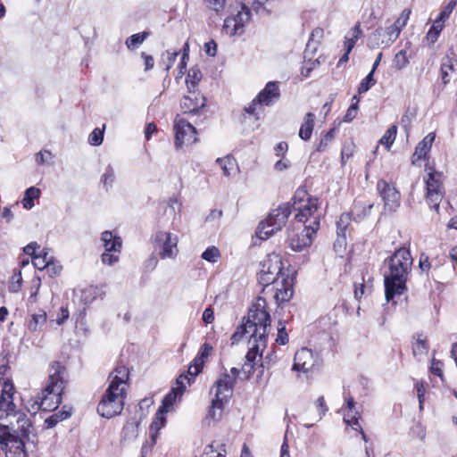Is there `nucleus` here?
Masks as SVG:
<instances>
[{
	"label": "nucleus",
	"mask_w": 457,
	"mask_h": 457,
	"mask_svg": "<svg viewBox=\"0 0 457 457\" xmlns=\"http://www.w3.org/2000/svg\"><path fill=\"white\" fill-rule=\"evenodd\" d=\"M266 300L259 296L249 309L245 324L251 332L249 350L245 355V362L242 368L245 373L250 375L255 364L257 356L262 358L267 346V328L270 326V316L266 311Z\"/></svg>",
	"instance_id": "obj_1"
},
{
	"label": "nucleus",
	"mask_w": 457,
	"mask_h": 457,
	"mask_svg": "<svg viewBox=\"0 0 457 457\" xmlns=\"http://www.w3.org/2000/svg\"><path fill=\"white\" fill-rule=\"evenodd\" d=\"M388 271L384 274L385 296L387 302L406 290V282L411 270L413 259L405 247L396 250L388 259Z\"/></svg>",
	"instance_id": "obj_2"
},
{
	"label": "nucleus",
	"mask_w": 457,
	"mask_h": 457,
	"mask_svg": "<svg viewBox=\"0 0 457 457\" xmlns=\"http://www.w3.org/2000/svg\"><path fill=\"white\" fill-rule=\"evenodd\" d=\"M65 373L66 370L60 362H53L47 385L37 397L41 401L43 411H54L61 403L62 390L66 383L64 379Z\"/></svg>",
	"instance_id": "obj_3"
},
{
	"label": "nucleus",
	"mask_w": 457,
	"mask_h": 457,
	"mask_svg": "<svg viewBox=\"0 0 457 457\" xmlns=\"http://www.w3.org/2000/svg\"><path fill=\"white\" fill-rule=\"evenodd\" d=\"M126 395L125 387H117L109 384L98 403L97 413L105 419L120 415L124 407Z\"/></svg>",
	"instance_id": "obj_4"
},
{
	"label": "nucleus",
	"mask_w": 457,
	"mask_h": 457,
	"mask_svg": "<svg viewBox=\"0 0 457 457\" xmlns=\"http://www.w3.org/2000/svg\"><path fill=\"white\" fill-rule=\"evenodd\" d=\"M291 212L292 208L289 204H283L277 209L272 210L268 217L260 222L256 236L262 240L268 239L274 233L281 230Z\"/></svg>",
	"instance_id": "obj_5"
},
{
	"label": "nucleus",
	"mask_w": 457,
	"mask_h": 457,
	"mask_svg": "<svg viewBox=\"0 0 457 457\" xmlns=\"http://www.w3.org/2000/svg\"><path fill=\"white\" fill-rule=\"evenodd\" d=\"M443 180L444 173L438 170H431L424 178L427 203L436 212L439 211L440 203L445 194Z\"/></svg>",
	"instance_id": "obj_6"
},
{
	"label": "nucleus",
	"mask_w": 457,
	"mask_h": 457,
	"mask_svg": "<svg viewBox=\"0 0 457 457\" xmlns=\"http://www.w3.org/2000/svg\"><path fill=\"white\" fill-rule=\"evenodd\" d=\"M0 445L6 457H28L25 439L12 434L8 426H0Z\"/></svg>",
	"instance_id": "obj_7"
},
{
	"label": "nucleus",
	"mask_w": 457,
	"mask_h": 457,
	"mask_svg": "<svg viewBox=\"0 0 457 457\" xmlns=\"http://www.w3.org/2000/svg\"><path fill=\"white\" fill-rule=\"evenodd\" d=\"M291 208L292 211L297 212L295 219L299 222L306 223L309 218H317L314 216L318 210L317 199L310 197L305 190L298 189L295 192Z\"/></svg>",
	"instance_id": "obj_8"
},
{
	"label": "nucleus",
	"mask_w": 457,
	"mask_h": 457,
	"mask_svg": "<svg viewBox=\"0 0 457 457\" xmlns=\"http://www.w3.org/2000/svg\"><path fill=\"white\" fill-rule=\"evenodd\" d=\"M154 252L162 259L176 258L178 249V237L170 232L157 231L152 237Z\"/></svg>",
	"instance_id": "obj_9"
},
{
	"label": "nucleus",
	"mask_w": 457,
	"mask_h": 457,
	"mask_svg": "<svg viewBox=\"0 0 457 457\" xmlns=\"http://www.w3.org/2000/svg\"><path fill=\"white\" fill-rule=\"evenodd\" d=\"M101 241L105 249L101 260L103 263L112 266L120 259L122 240L120 237L113 236L112 232L105 230L101 234Z\"/></svg>",
	"instance_id": "obj_10"
},
{
	"label": "nucleus",
	"mask_w": 457,
	"mask_h": 457,
	"mask_svg": "<svg viewBox=\"0 0 457 457\" xmlns=\"http://www.w3.org/2000/svg\"><path fill=\"white\" fill-rule=\"evenodd\" d=\"M175 146L177 149L184 145H191L198 141L195 128L185 119L176 117L174 120Z\"/></svg>",
	"instance_id": "obj_11"
},
{
	"label": "nucleus",
	"mask_w": 457,
	"mask_h": 457,
	"mask_svg": "<svg viewBox=\"0 0 457 457\" xmlns=\"http://www.w3.org/2000/svg\"><path fill=\"white\" fill-rule=\"evenodd\" d=\"M250 18V9L246 5L242 4L241 9L237 11V14L225 19L222 29L229 36L242 35L245 32V24L249 22Z\"/></svg>",
	"instance_id": "obj_12"
},
{
	"label": "nucleus",
	"mask_w": 457,
	"mask_h": 457,
	"mask_svg": "<svg viewBox=\"0 0 457 457\" xmlns=\"http://www.w3.org/2000/svg\"><path fill=\"white\" fill-rule=\"evenodd\" d=\"M400 30L393 24L386 28L377 29L369 37V46L377 48L379 46H390L399 37Z\"/></svg>",
	"instance_id": "obj_13"
},
{
	"label": "nucleus",
	"mask_w": 457,
	"mask_h": 457,
	"mask_svg": "<svg viewBox=\"0 0 457 457\" xmlns=\"http://www.w3.org/2000/svg\"><path fill=\"white\" fill-rule=\"evenodd\" d=\"M377 190L382 198L385 209L388 212H395L400 206V193L385 179H379L377 183Z\"/></svg>",
	"instance_id": "obj_14"
},
{
	"label": "nucleus",
	"mask_w": 457,
	"mask_h": 457,
	"mask_svg": "<svg viewBox=\"0 0 457 457\" xmlns=\"http://www.w3.org/2000/svg\"><path fill=\"white\" fill-rule=\"evenodd\" d=\"M320 361L321 360L317 353H314L311 349L303 347L295 354L293 370L308 372L314 367L319 366Z\"/></svg>",
	"instance_id": "obj_15"
},
{
	"label": "nucleus",
	"mask_w": 457,
	"mask_h": 457,
	"mask_svg": "<svg viewBox=\"0 0 457 457\" xmlns=\"http://www.w3.org/2000/svg\"><path fill=\"white\" fill-rule=\"evenodd\" d=\"M320 228V220L314 218L309 225L304 227L301 234L296 235L291 238V247L295 251H302L303 248L309 246L312 243L313 236Z\"/></svg>",
	"instance_id": "obj_16"
},
{
	"label": "nucleus",
	"mask_w": 457,
	"mask_h": 457,
	"mask_svg": "<svg viewBox=\"0 0 457 457\" xmlns=\"http://www.w3.org/2000/svg\"><path fill=\"white\" fill-rule=\"evenodd\" d=\"M280 97V90L278 85L275 81H270L264 88L255 96V101L260 105L270 106L278 101Z\"/></svg>",
	"instance_id": "obj_17"
},
{
	"label": "nucleus",
	"mask_w": 457,
	"mask_h": 457,
	"mask_svg": "<svg viewBox=\"0 0 457 457\" xmlns=\"http://www.w3.org/2000/svg\"><path fill=\"white\" fill-rule=\"evenodd\" d=\"M234 385L235 378H232L228 373L221 374L213 386L215 397L228 402L232 395Z\"/></svg>",
	"instance_id": "obj_18"
},
{
	"label": "nucleus",
	"mask_w": 457,
	"mask_h": 457,
	"mask_svg": "<svg viewBox=\"0 0 457 457\" xmlns=\"http://www.w3.org/2000/svg\"><path fill=\"white\" fill-rule=\"evenodd\" d=\"M181 108L185 113H197L205 105V98L189 89V95L181 100Z\"/></svg>",
	"instance_id": "obj_19"
},
{
	"label": "nucleus",
	"mask_w": 457,
	"mask_h": 457,
	"mask_svg": "<svg viewBox=\"0 0 457 457\" xmlns=\"http://www.w3.org/2000/svg\"><path fill=\"white\" fill-rule=\"evenodd\" d=\"M104 295L105 290L104 286H89L81 289L78 296L79 302L87 306L96 299H103Z\"/></svg>",
	"instance_id": "obj_20"
},
{
	"label": "nucleus",
	"mask_w": 457,
	"mask_h": 457,
	"mask_svg": "<svg viewBox=\"0 0 457 457\" xmlns=\"http://www.w3.org/2000/svg\"><path fill=\"white\" fill-rule=\"evenodd\" d=\"M129 378V369L123 364H118L116 368L109 374L108 381L110 385L117 387H125L128 386Z\"/></svg>",
	"instance_id": "obj_21"
},
{
	"label": "nucleus",
	"mask_w": 457,
	"mask_h": 457,
	"mask_svg": "<svg viewBox=\"0 0 457 457\" xmlns=\"http://www.w3.org/2000/svg\"><path fill=\"white\" fill-rule=\"evenodd\" d=\"M262 271H264L271 276L278 278V275L282 271V261L281 258L276 254H269L267 259L263 261Z\"/></svg>",
	"instance_id": "obj_22"
},
{
	"label": "nucleus",
	"mask_w": 457,
	"mask_h": 457,
	"mask_svg": "<svg viewBox=\"0 0 457 457\" xmlns=\"http://www.w3.org/2000/svg\"><path fill=\"white\" fill-rule=\"evenodd\" d=\"M436 134L434 132H430L417 145L412 156V163H415L416 160H420L427 156L431 149Z\"/></svg>",
	"instance_id": "obj_23"
},
{
	"label": "nucleus",
	"mask_w": 457,
	"mask_h": 457,
	"mask_svg": "<svg viewBox=\"0 0 457 457\" xmlns=\"http://www.w3.org/2000/svg\"><path fill=\"white\" fill-rule=\"evenodd\" d=\"M351 220L352 218L350 213H343L337 221V238L334 244L335 247L345 245L346 229Z\"/></svg>",
	"instance_id": "obj_24"
},
{
	"label": "nucleus",
	"mask_w": 457,
	"mask_h": 457,
	"mask_svg": "<svg viewBox=\"0 0 457 457\" xmlns=\"http://www.w3.org/2000/svg\"><path fill=\"white\" fill-rule=\"evenodd\" d=\"M274 298L277 303L287 302L293 295V288L287 278H283L278 285H276Z\"/></svg>",
	"instance_id": "obj_25"
},
{
	"label": "nucleus",
	"mask_w": 457,
	"mask_h": 457,
	"mask_svg": "<svg viewBox=\"0 0 457 457\" xmlns=\"http://www.w3.org/2000/svg\"><path fill=\"white\" fill-rule=\"evenodd\" d=\"M138 421L136 419L129 420L124 425L121 431L120 442H130L135 440L138 436Z\"/></svg>",
	"instance_id": "obj_26"
},
{
	"label": "nucleus",
	"mask_w": 457,
	"mask_h": 457,
	"mask_svg": "<svg viewBox=\"0 0 457 457\" xmlns=\"http://www.w3.org/2000/svg\"><path fill=\"white\" fill-rule=\"evenodd\" d=\"M16 425L17 428L13 427L12 433L20 436L22 439H28L31 422L24 413L18 414Z\"/></svg>",
	"instance_id": "obj_27"
},
{
	"label": "nucleus",
	"mask_w": 457,
	"mask_h": 457,
	"mask_svg": "<svg viewBox=\"0 0 457 457\" xmlns=\"http://www.w3.org/2000/svg\"><path fill=\"white\" fill-rule=\"evenodd\" d=\"M315 115L312 112H307L304 116L303 122L299 129V137L301 139L307 141L311 138L314 128Z\"/></svg>",
	"instance_id": "obj_28"
},
{
	"label": "nucleus",
	"mask_w": 457,
	"mask_h": 457,
	"mask_svg": "<svg viewBox=\"0 0 457 457\" xmlns=\"http://www.w3.org/2000/svg\"><path fill=\"white\" fill-rule=\"evenodd\" d=\"M225 403V401L214 397L206 415V420L219 421L222 417Z\"/></svg>",
	"instance_id": "obj_29"
},
{
	"label": "nucleus",
	"mask_w": 457,
	"mask_h": 457,
	"mask_svg": "<svg viewBox=\"0 0 457 457\" xmlns=\"http://www.w3.org/2000/svg\"><path fill=\"white\" fill-rule=\"evenodd\" d=\"M373 204H369L366 206L361 204V202H355L352 209V212H350L351 217L353 216V219L355 221H361L364 217H366L370 213Z\"/></svg>",
	"instance_id": "obj_30"
},
{
	"label": "nucleus",
	"mask_w": 457,
	"mask_h": 457,
	"mask_svg": "<svg viewBox=\"0 0 457 457\" xmlns=\"http://www.w3.org/2000/svg\"><path fill=\"white\" fill-rule=\"evenodd\" d=\"M71 415V409L62 410L48 417L45 423L47 428L55 427L59 422L68 419Z\"/></svg>",
	"instance_id": "obj_31"
},
{
	"label": "nucleus",
	"mask_w": 457,
	"mask_h": 457,
	"mask_svg": "<svg viewBox=\"0 0 457 457\" xmlns=\"http://www.w3.org/2000/svg\"><path fill=\"white\" fill-rule=\"evenodd\" d=\"M178 396H180L177 389H170V391L163 397L162 404L159 407V414H165L169 411L170 408L174 404Z\"/></svg>",
	"instance_id": "obj_32"
},
{
	"label": "nucleus",
	"mask_w": 457,
	"mask_h": 457,
	"mask_svg": "<svg viewBox=\"0 0 457 457\" xmlns=\"http://www.w3.org/2000/svg\"><path fill=\"white\" fill-rule=\"evenodd\" d=\"M149 36L150 32L148 31H143L140 33L133 34L126 39L125 45L128 49L134 50L139 45H141Z\"/></svg>",
	"instance_id": "obj_33"
},
{
	"label": "nucleus",
	"mask_w": 457,
	"mask_h": 457,
	"mask_svg": "<svg viewBox=\"0 0 457 457\" xmlns=\"http://www.w3.org/2000/svg\"><path fill=\"white\" fill-rule=\"evenodd\" d=\"M322 37H323V29H322L316 28L312 31L311 37L306 45L305 56H308V54L311 53V48H313V50H317L318 45L320 43L319 40Z\"/></svg>",
	"instance_id": "obj_34"
},
{
	"label": "nucleus",
	"mask_w": 457,
	"mask_h": 457,
	"mask_svg": "<svg viewBox=\"0 0 457 457\" xmlns=\"http://www.w3.org/2000/svg\"><path fill=\"white\" fill-rule=\"evenodd\" d=\"M362 31L361 29L360 23H357L352 30L349 32L347 36H345V47H347V52H351L354 47L356 41L361 37Z\"/></svg>",
	"instance_id": "obj_35"
},
{
	"label": "nucleus",
	"mask_w": 457,
	"mask_h": 457,
	"mask_svg": "<svg viewBox=\"0 0 457 457\" xmlns=\"http://www.w3.org/2000/svg\"><path fill=\"white\" fill-rule=\"evenodd\" d=\"M428 352V345L426 337L419 335L415 343L412 345V353L415 357L426 355Z\"/></svg>",
	"instance_id": "obj_36"
},
{
	"label": "nucleus",
	"mask_w": 457,
	"mask_h": 457,
	"mask_svg": "<svg viewBox=\"0 0 457 457\" xmlns=\"http://www.w3.org/2000/svg\"><path fill=\"white\" fill-rule=\"evenodd\" d=\"M40 190L35 187H30L25 191V195L22 200L23 207L31 209L34 206V200L39 197Z\"/></svg>",
	"instance_id": "obj_37"
},
{
	"label": "nucleus",
	"mask_w": 457,
	"mask_h": 457,
	"mask_svg": "<svg viewBox=\"0 0 457 457\" xmlns=\"http://www.w3.org/2000/svg\"><path fill=\"white\" fill-rule=\"evenodd\" d=\"M216 162L220 166L223 175L226 177L230 176V171L237 165L236 160L228 155L223 158H217Z\"/></svg>",
	"instance_id": "obj_38"
},
{
	"label": "nucleus",
	"mask_w": 457,
	"mask_h": 457,
	"mask_svg": "<svg viewBox=\"0 0 457 457\" xmlns=\"http://www.w3.org/2000/svg\"><path fill=\"white\" fill-rule=\"evenodd\" d=\"M46 321V313L43 311L31 316L28 328L30 331H37Z\"/></svg>",
	"instance_id": "obj_39"
},
{
	"label": "nucleus",
	"mask_w": 457,
	"mask_h": 457,
	"mask_svg": "<svg viewBox=\"0 0 457 457\" xmlns=\"http://www.w3.org/2000/svg\"><path fill=\"white\" fill-rule=\"evenodd\" d=\"M202 79L200 69L194 67L188 71L186 83L188 89L195 88Z\"/></svg>",
	"instance_id": "obj_40"
},
{
	"label": "nucleus",
	"mask_w": 457,
	"mask_h": 457,
	"mask_svg": "<svg viewBox=\"0 0 457 457\" xmlns=\"http://www.w3.org/2000/svg\"><path fill=\"white\" fill-rule=\"evenodd\" d=\"M397 126L392 125L380 138L379 143L384 145L388 150L395 140Z\"/></svg>",
	"instance_id": "obj_41"
},
{
	"label": "nucleus",
	"mask_w": 457,
	"mask_h": 457,
	"mask_svg": "<svg viewBox=\"0 0 457 457\" xmlns=\"http://www.w3.org/2000/svg\"><path fill=\"white\" fill-rule=\"evenodd\" d=\"M443 28H444V22L436 19L432 27L429 29L428 32L427 33V37H426L427 40L430 44H434L437 40L439 34H440L441 30L443 29Z\"/></svg>",
	"instance_id": "obj_42"
},
{
	"label": "nucleus",
	"mask_w": 457,
	"mask_h": 457,
	"mask_svg": "<svg viewBox=\"0 0 457 457\" xmlns=\"http://www.w3.org/2000/svg\"><path fill=\"white\" fill-rule=\"evenodd\" d=\"M393 63L394 67L397 70H402L409 64V58L407 56L406 49H402L395 54Z\"/></svg>",
	"instance_id": "obj_43"
},
{
	"label": "nucleus",
	"mask_w": 457,
	"mask_h": 457,
	"mask_svg": "<svg viewBox=\"0 0 457 457\" xmlns=\"http://www.w3.org/2000/svg\"><path fill=\"white\" fill-rule=\"evenodd\" d=\"M13 392H14V386H13L12 383L9 379L4 380L3 383V386H2L0 403H3L4 401L5 403L8 400L13 399Z\"/></svg>",
	"instance_id": "obj_44"
},
{
	"label": "nucleus",
	"mask_w": 457,
	"mask_h": 457,
	"mask_svg": "<svg viewBox=\"0 0 457 457\" xmlns=\"http://www.w3.org/2000/svg\"><path fill=\"white\" fill-rule=\"evenodd\" d=\"M249 336V340H251V332L248 331V328L245 322H243L240 326L237 327V330L232 334L230 340L232 345L237 344L245 336Z\"/></svg>",
	"instance_id": "obj_45"
},
{
	"label": "nucleus",
	"mask_w": 457,
	"mask_h": 457,
	"mask_svg": "<svg viewBox=\"0 0 457 457\" xmlns=\"http://www.w3.org/2000/svg\"><path fill=\"white\" fill-rule=\"evenodd\" d=\"M115 180V173L112 166L109 164L101 177V182L108 189L111 187Z\"/></svg>",
	"instance_id": "obj_46"
},
{
	"label": "nucleus",
	"mask_w": 457,
	"mask_h": 457,
	"mask_svg": "<svg viewBox=\"0 0 457 457\" xmlns=\"http://www.w3.org/2000/svg\"><path fill=\"white\" fill-rule=\"evenodd\" d=\"M376 80L374 79V72L370 71L369 74L361 80L358 87V93L363 94L367 92L372 86H374Z\"/></svg>",
	"instance_id": "obj_47"
},
{
	"label": "nucleus",
	"mask_w": 457,
	"mask_h": 457,
	"mask_svg": "<svg viewBox=\"0 0 457 457\" xmlns=\"http://www.w3.org/2000/svg\"><path fill=\"white\" fill-rule=\"evenodd\" d=\"M359 418L360 413L356 410H353L352 413L350 410H348L347 412L344 415V421L347 425L351 426L353 429L357 430V427L360 426Z\"/></svg>",
	"instance_id": "obj_48"
},
{
	"label": "nucleus",
	"mask_w": 457,
	"mask_h": 457,
	"mask_svg": "<svg viewBox=\"0 0 457 457\" xmlns=\"http://www.w3.org/2000/svg\"><path fill=\"white\" fill-rule=\"evenodd\" d=\"M191 382V378L188 377V375L181 374L176 379V386L172 387L171 389H177V392L179 394V395H182L187 388V385H190Z\"/></svg>",
	"instance_id": "obj_49"
},
{
	"label": "nucleus",
	"mask_w": 457,
	"mask_h": 457,
	"mask_svg": "<svg viewBox=\"0 0 457 457\" xmlns=\"http://www.w3.org/2000/svg\"><path fill=\"white\" fill-rule=\"evenodd\" d=\"M212 346L211 345V344L209 343H204L197 355L195 356V361L196 362H199V364H204V360L211 354V353L212 352Z\"/></svg>",
	"instance_id": "obj_50"
},
{
	"label": "nucleus",
	"mask_w": 457,
	"mask_h": 457,
	"mask_svg": "<svg viewBox=\"0 0 457 457\" xmlns=\"http://www.w3.org/2000/svg\"><path fill=\"white\" fill-rule=\"evenodd\" d=\"M453 65L452 62V60L446 56L442 60L441 64V74H442V79L445 84H446L449 81L448 79V71H453Z\"/></svg>",
	"instance_id": "obj_51"
},
{
	"label": "nucleus",
	"mask_w": 457,
	"mask_h": 457,
	"mask_svg": "<svg viewBox=\"0 0 457 457\" xmlns=\"http://www.w3.org/2000/svg\"><path fill=\"white\" fill-rule=\"evenodd\" d=\"M220 255V251L216 246H210L202 253V258L207 262H215Z\"/></svg>",
	"instance_id": "obj_52"
},
{
	"label": "nucleus",
	"mask_w": 457,
	"mask_h": 457,
	"mask_svg": "<svg viewBox=\"0 0 457 457\" xmlns=\"http://www.w3.org/2000/svg\"><path fill=\"white\" fill-rule=\"evenodd\" d=\"M258 281L263 287H268L270 284H275V285L279 284L278 278L271 276V275H270L264 271H262V270L259 273Z\"/></svg>",
	"instance_id": "obj_53"
},
{
	"label": "nucleus",
	"mask_w": 457,
	"mask_h": 457,
	"mask_svg": "<svg viewBox=\"0 0 457 457\" xmlns=\"http://www.w3.org/2000/svg\"><path fill=\"white\" fill-rule=\"evenodd\" d=\"M21 285H22L21 272V271L15 272L12 275V280L9 284V291L12 293H18L21 288Z\"/></svg>",
	"instance_id": "obj_54"
},
{
	"label": "nucleus",
	"mask_w": 457,
	"mask_h": 457,
	"mask_svg": "<svg viewBox=\"0 0 457 457\" xmlns=\"http://www.w3.org/2000/svg\"><path fill=\"white\" fill-rule=\"evenodd\" d=\"M104 140V131L98 128L95 129L88 136V143L91 145H100Z\"/></svg>",
	"instance_id": "obj_55"
},
{
	"label": "nucleus",
	"mask_w": 457,
	"mask_h": 457,
	"mask_svg": "<svg viewBox=\"0 0 457 457\" xmlns=\"http://www.w3.org/2000/svg\"><path fill=\"white\" fill-rule=\"evenodd\" d=\"M337 132V129L335 128L329 129L324 137L320 139V144L317 146V151L323 152L328 145V142H330Z\"/></svg>",
	"instance_id": "obj_56"
},
{
	"label": "nucleus",
	"mask_w": 457,
	"mask_h": 457,
	"mask_svg": "<svg viewBox=\"0 0 457 457\" xmlns=\"http://www.w3.org/2000/svg\"><path fill=\"white\" fill-rule=\"evenodd\" d=\"M455 6H456V1L451 0L445 6V8L441 11V12L439 13V16L436 18V20H438L442 22H445V21L449 18L451 12L455 8Z\"/></svg>",
	"instance_id": "obj_57"
},
{
	"label": "nucleus",
	"mask_w": 457,
	"mask_h": 457,
	"mask_svg": "<svg viewBox=\"0 0 457 457\" xmlns=\"http://www.w3.org/2000/svg\"><path fill=\"white\" fill-rule=\"evenodd\" d=\"M315 51L316 50H313V48H311V53L308 54V56L304 55V62L307 63L310 67H312V70L316 69L325 62V58L322 56H319L315 60H312V55Z\"/></svg>",
	"instance_id": "obj_58"
},
{
	"label": "nucleus",
	"mask_w": 457,
	"mask_h": 457,
	"mask_svg": "<svg viewBox=\"0 0 457 457\" xmlns=\"http://www.w3.org/2000/svg\"><path fill=\"white\" fill-rule=\"evenodd\" d=\"M276 342L281 345H284L288 342V335L286 331V326L282 323V321L278 322V337Z\"/></svg>",
	"instance_id": "obj_59"
},
{
	"label": "nucleus",
	"mask_w": 457,
	"mask_h": 457,
	"mask_svg": "<svg viewBox=\"0 0 457 457\" xmlns=\"http://www.w3.org/2000/svg\"><path fill=\"white\" fill-rule=\"evenodd\" d=\"M166 418L164 414H159V410L156 412L155 419L152 422L150 428L151 430H154L158 432L162 428L165 426Z\"/></svg>",
	"instance_id": "obj_60"
},
{
	"label": "nucleus",
	"mask_w": 457,
	"mask_h": 457,
	"mask_svg": "<svg viewBox=\"0 0 457 457\" xmlns=\"http://www.w3.org/2000/svg\"><path fill=\"white\" fill-rule=\"evenodd\" d=\"M203 366L204 364H199V362L195 361V359L192 361L187 370L188 377L191 378V381H193L195 378L201 372Z\"/></svg>",
	"instance_id": "obj_61"
},
{
	"label": "nucleus",
	"mask_w": 457,
	"mask_h": 457,
	"mask_svg": "<svg viewBox=\"0 0 457 457\" xmlns=\"http://www.w3.org/2000/svg\"><path fill=\"white\" fill-rule=\"evenodd\" d=\"M411 14V11L408 9H405L402 12L400 17L395 21L393 24L394 26H396L399 30L401 31L403 27L406 26L407 21L409 20Z\"/></svg>",
	"instance_id": "obj_62"
},
{
	"label": "nucleus",
	"mask_w": 457,
	"mask_h": 457,
	"mask_svg": "<svg viewBox=\"0 0 457 457\" xmlns=\"http://www.w3.org/2000/svg\"><path fill=\"white\" fill-rule=\"evenodd\" d=\"M16 406L13 403V399L8 400L7 402H4L3 403H0V410L4 411L7 416L9 415H14L16 416L18 413L15 410Z\"/></svg>",
	"instance_id": "obj_63"
},
{
	"label": "nucleus",
	"mask_w": 457,
	"mask_h": 457,
	"mask_svg": "<svg viewBox=\"0 0 457 457\" xmlns=\"http://www.w3.org/2000/svg\"><path fill=\"white\" fill-rule=\"evenodd\" d=\"M442 367H443L442 361H440L436 359H432L430 371L434 375L438 376L441 379H443V377H444Z\"/></svg>",
	"instance_id": "obj_64"
}]
</instances>
